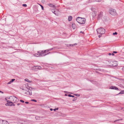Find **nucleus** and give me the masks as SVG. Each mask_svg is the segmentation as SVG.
Listing matches in <instances>:
<instances>
[{"mask_svg": "<svg viewBox=\"0 0 124 124\" xmlns=\"http://www.w3.org/2000/svg\"><path fill=\"white\" fill-rule=\"evenodd\" d=\"M76 21L80 24H84L85 23L86 19L84 18H81L79 17H78L76 19Z\"/></svg>", "mask_w": 124, "mask_h": 124, "instance_id": "1", "label": "nucleus"}, {"mask_svg": "<svg viewBox=\"0 0 124 124\" xmlns=\"http://www.w3.org/2000/svg\"><path fill=\"white\" fill-rule=\"evenodd\" d=\"M97 33L101 34H104L105 32V30L102 28H100L97 30Z\"/></svg>", "mask_w": 124, "mask_h": 124, "instance_id": "2", "label": "nucleus"}, {"mask_svg": "<svg viewBox=\"0 0 124 124\" xmlns=\"http://www.w3.org/2000/svg\"><path fill=\"white\" fill-rule=\"evenodd\" d=\"M10 100L12 102L15 103L17 102L18 101V100L17 98L15 96H11L10 98H9Z\"/></svg>", "mask_w": 124, "mask_h": 124, "instance_id": "3", "label": "nucleus"}, {"mask_svg": "<svg viewBox=\"0 0 124 124\" xmlns=\"http://www.w3.org/2000/svg\"><path fill=\"white\" fill-rule=\"evenodd\" d=\"M109 65L111 66L115 67L116 66V62H113L112 60H110L108 61Z\"/></svg>", "mask_w": 124, "mask_h": 124, "instance_id": "4", "label": "nucleus"}, {"mask_svg": "<svg viewBox=\"0 0 124 124\" xmlns=\"http://www.w3.org/2000/svg\"><path fill=\"white\" fill-rule=\"evenodd\" d=\"M110 13L112 15H116V12L114 9H111L110 11Z\"/></svg>", "mask_w": 124, "mask_h": 124, "instance_id": "5", "label": "nucleus"}, {"mask_svg": "<svg viewBox=\"0 0 124 124\" xmlns=\"http://www.w3.org/2000/svg\"><path fill=\"white\" fill-rule=\"evenodd\" d=\"M52 11L53 13L55 14L56 15L58 16L59 14V12L57 9H52Z\"/></svg>", "mask_w": 124, "mask_h": 124, "instance_id": "6", "label": "nucleus"}, {"mask_svg": "<svg viewBox=\"0 0 124 124\" xmlns=\"http://www.w3.org/2000/svg\"><path fill=\"white\" fill-rule=\"evenodd\" d=\"M24 93L26 95H32L31 91L30 90H28V91H25Z\"/></svg>", "mask_w": 124, "mask_h": 124, "instance_id": "7", "label": "nucleus"}, {"mask_svg": "<svg viewBox=\"0 0 124 124\" xmlns=\"http://www.w3.org/2000/svg\"><path fill=\"white\" fill-rule=\"evenodd\" d=\"M40 52L41 56L45 55H46L48 54H49V53H50V52L49 53H48L47 54H46V53L44 51H40Z\"/></svg>", "mask_w": 124, "mask_h": 124, "instance_id": "8", "label": "nucleus"}, {"mask_svg": "<svg viewBox=\"0 0 124 124\" xmlns=\"http://www.w3.org/2000/svg\"><path fill=\"white\" fill-rule=\"evenodd\" d=\"M0 124H9V123L6 120H0Z\"/></svg>", "mask_w": 124, "mask_h": 124, "instance_id": "9", "label": "nucleus"}, {"mask_svg": "<svg viewBox=\"0 0 124 124\" xmlns=\"http://www.w3.org/2000/svg\"><path fill=\"white\" fill-rule=\"evenodd\" d=\"M37 53L38 54H34V55L37 57L41 56L40 51H38Z\"/></svg>", "mask_w": 124, "mask_h": 124, "instance_id": "10", "label": "nucleus"}, {"mask_svg": "<svg viewBox=\"0 0 124 124\" xmlns=\"http://www.w3.org/2000/svg\"><path fill=\"white\" fill-rule=\"evenodd\" d=\"M36 66H34L32 68V70H34L35 71H37L38 70V68Z\"/></svg>", "mask_w": 124, "mask_h": 124, "instance_id": "11", "label": "nucleus"}, {"mask_svg": "<svg viewBox=\"0 0 124 124\" xmlns=\"http://www.w3.org/2000/svg\"><path fill=\"white\" fill-rule=\"evenodd\" d=\"M110 88L112 89H115L116 90H118V89L117 87L115 86H111L110 87Z\"/></svg>", "mask_w": 124, "mask_h": 124, "instance_id": "12", "label": "nucleus"}, {"mask_svg": "<svg viewBox=\"0 0 124 124\" xmlns=\"http://www.w3.org/2000/svg\"><path fill=\"white\" fill-rule=\"evenodd\" d=\"M103 12H101L98 15V17L99 18H100L102 16V15Z\"/></svg>", "mask_w": 124, "mask_h": 124, "instance_id": "13", "label": "nucleus"}, {"mask_svg": "<svg viewBox=\"0 0 124 124\" xmlns=\"http://www.w3.org/2000/svg\"><path fill=\"white\" fill-rule=\"evenodd\" d=\"M72 27L73 29H75L76 27V25L74 23L72 24Z\"/></svg>", "mask_w": 124, "mask_h": 124, "instance_id": "14", "label": "nucleus"}, {"mask_svg": "<svg viewBox=\"0 0 124 124\" xmlns=\"http://www.w3.org/2000/svg\"><path fill=\"white\" fill-rule=\"evenodd\" d=\"M72 19V17L71 16H69L68 17V20L69 21H71Z\"/></svg>", "mask_w": 124, "mask_h": 124, "instance_id": "15", "label": "nucleus"}, {"mask_svg": "<svg viewBox=\"0 0 124 124\" xmlns=\"http://www.w3.org/2000/svg\"><path fill=\"white\" fill-rule=\"evenodd\" d=\"M25 81H27L29 83H31L32 82L30 80H29V79L27 78L25 79Z\"/></svg>", "mask_w": 124, "mask_h": 124, "instance_id": "16", "label": "nucleus"}, {"mask_svg": "<svg viewBox=\"0 0 124 124\" xmlns=\"http://www.w3.org/2000/svg\"><path fill=\"white\" fill-rule=\"evenodd\" d=\"M7 104L8 105V106H12V101L10 103H7V104H6V105H6V104Z\"/></svg>", "mask_w": 124, "mask_h": 124, "instance_id": "17", "label": "nucleus"}, {"mask_svg": "<svg viewBox=\"0 0 124 124\" xmlns=\"http://www.w3.org/2000/svg\"><path fill=\"white\" fill-rule=\"evenodd\" d=\"M49 6L50 7H53V8H54L55 7L54 5L51 4H49Z\"/></svg>", "mask_w": 124, "mask_h": 124, "instance_id": "18", "label": "nucleus"}, {"mask_svg": "<svg viewBox=\"0 0 124 124\" xmlns=\"http://www.w3.org/2000/svg\"><path fill=\"white\" fill-rule=\"evenodd\" d=\"M36 67L38 68V69L39 70H40L41 69V67L40 66H37Z\"/></svg>", "mask_w": 124, "mask_h": 124, "instance_id": "19", "label": "nucleus"}, {"mask_svg": "<svg viewBox=\"0 0 124 124\" xmlns=\"http://www.w3.org/2000/svg\"><path fill=\"white\" fill-rule=\"evenodd\" d=\"M124 90H122L121 91L120 93H119V94H124Z\"/></svg>", "mask_w": 124, "mask_h": 124, "instance_id": "20", "label": "nucleus"}, {"mask_svg": "<svg viewBox=\"0 0 124 124\" xmlns=\"http://www.w3.org/2000/svg\"><path fill=\"white\" fill-rule=\"evenodd\" d=\"M123 120V119L122 118V119H117V120H116L115 121H114V122H116L117 121H118L121 120Z\"/></svg>", "mask_w": 124, "mask_h": 124, "instance_id": "21", "label": "nucleus"}, {"mask_svg": "<svg viewBox=\"0 0 124 124\" xmlns=\"http://www.w3.org/2000/svg\"><path fill=\"white\" fill-rule=\"evenodd\" d=\"M93 14H94V15H93V16H95L96 15V13L95 11H93L92 13Z\"/></svg>", "mask_w": 124, "mask_h": 124, "instance_id": "22", "label": "nucleus"}, {"mask_svg": "<svg viewBox=\"0 0 124 124\" xmlns=\"http://www.w3.org/2000/svg\"><path fill=\"white\" fill-rule=\"evenodd\" d=\"M68 96L70 97H74V96L71 95L70 94H69L68 95Z\"/></svg>", "mask_w": 124, "mask_h": 124, "instance_id": "23", "label": "nucleus"}, {"mask_svg": "<svg viewBox=\"0 0 124 124\" xmlns=\"http://www.w3.org/2000/svg\"><path fill=\"white\" fill-rule=\"evenodd\" d=\"M31 101H34V102H37V101L35 99H32L31 100Z\"/></svg>", "mask_w": 124, "mask_h": 124, "instance_id": "24", "label": "nucleus"}, {"mask_svg": "<svg viewBox=\"0 0 124 124\" xmlns=\"http://www.w3.org/2000/svg\"><path fill=\"white\" fill-rule=\"evenodd\" d=\"M7 103H10L11 102H12L11 101H9V100H8L7 101Z\"/></svg>", "mask_w": 124, "mask_h": 124, "instance_id": "25", "label": "nucleus"}, {"mask_svg": "<svg viewBox=\"0 0 124 124\" xmlns=\"http://www.w3.org/2000/svg\"><path fill=\"white\" fill-rule=\"evenodd\" d=\"M12 82L11 81V80L8 83H7V84H10Z\"/></svg>", "mask_w": 124, "mask_h": 124, "instance_id": "26", "label": "nucleus"}, {"mask_svg": "<svg viewBox=\"0 0 124 124\" xmlns=\"http://www.w3.org/2000/svg\"><path fill=\"white\" fill-rule=\"evenodd\" d=\"M12 82L11 81V80L8 83H7V84H10Z\"/></svg>", "mask_w": 124, "mask_h": 124, "instance_id": "27", "label": "nucleus"}, {"mask_svg": "<svg viewBox=\"0 0 124 124\" xmlns=\"http://www.w3.org/2000/svg\"><path fill=\"white\" fill-rule=\"evenodd\" d=\"M58 109V108H56L54 109L53 110L54 111H55L56 110H57Z\"/></svg>", "mask_w": 124, "mask_h": 124, "instance_id": "28", "label": "nucleus"}, {"mask_svg": "<svg viewBox=\"0 0 124 124\" xmlns=\"http://www.w3.org/2000/svg\"><path fill=\"white\" fill-rule=\"evenodd\" d=\"M22 5L23 7H26L27 6V5L26 4H23Z\"/></svg>", "mask_w": 124, "mask_h": 124, "instance_id": "29", "label": "nucleus"}, {"mask_svg": "<svg viewBox=\"0 0 124 124\" xmlns=\"http://www.w3.org/2000/svg\"><path fill=\"white\" fill-rule=\"evenodd\" d=\"M117 33L116 32H115V33H113V35H117Z\"/></svg>", "mask_w": 124, "mask_h": 124, "instance_id": "30", "label": "nucleus"}, {"mask_svg": "<svg viewBox=\"0 0 124 124\" xmlns=\"http://www.w3.org/2000/svg\"><path fill=\"white\" fill-rule=\"evenodd\" d=\"M95 1L97 2H99L101 1V0H95Z\"/></svg>", "mask_w": 124, "mask_h": 124, "instance_id": "31", "label": "nucleus"}, {"mask_svg": "<svg viewBox=\"0 0 124 124\" xmlns=\"http://www.w3.org/2000/svg\"><path fill=\"white\" fill-rule=\"evenodd\" d=\"M44 51L45 52H46V53L48 52H49L48 49Z\"/></svg>", "mask_w": 124, "mask_h": 124, "instance_id": "32", "label": "nucleus"}, {"mask_svg": "<svg viewBox=\"0 0 124 124\" xmlns=\"http://www.w3.org/2000/svg\"><path fill=\"white\" fill-rule=\"evenodd\" d=\"M40 5V6H41V8H42V9L43 10H44V8H43V6H42V5Z\"/></svg>", "mask_w": 124, "mask_h": 124, "instance_id": "33", "label": "nucleus"}, {"mask_svg": "<svg viewBox=\"0 0 124 124\" xmlns=\"http://www.w3.org/2000/svg\"><path fill=\"white\" fill-rule=\"evenodd\" d=\"M20 101H21V102H23H23H24V101H23V100H20Z\"/></svg>", "mask_w": 124, "mask_h": 124, "instance_id": "34", "label": "nucleus"}, {"mask_svg": "<svg viewBox=\"0 0 124 124\" xmlns=\"http://www.w3.org/2000/svg\"><path fill=\"white\" fill-rule=\"evenodd\" d=\"M15 79H12L11 80L12 81V82H13V81H15Z\"/></svg>", "mask_w": 124, "mask_h": 124, "instance_id": "35", "label": "nucleus"}, {"mask_svg": "<svg viewBox=\"0 0 124 124\" xmlns=\"http://www.w3.org/2000/svg\"><path fill=\"white\" fill-rule=\"evenodd\" d=\"M53 49V48L49 49H48V51H50Z\"/></svg>", "mask_w": 124, "mask_h": 124, "instance_id": "36", "label": "nucleus"}, {"mask_svg": "<svg viewBox=\"0 0 124 124\" xmlns=\"http://www.w3.org/2000/svg\"><path fill=\"white\" fill-rule=\"evenodd\" d=\"M122 70L123 71H124V66L122 68Z\"/></svg>", "mask_w": 124, "mask_h": 124, "instance_id": "37", "label": "nucleus"}, {"mask_svg": "<svg viewBox=\"0 0 124 124\" xmlns=\"http://www.w3.org/2000/svg\"><path fill=\"white\" fill-rule=\"evenodd\" d=\"M80 33H83V34H84V32H82V31H81L80 32Z\"/></svg>", "mask_w": 124, "mask_h": 124, "instance_id": "38", "label": "nucleus"}, {"mask_svg": "<svg viewBox=\"0 0 124 124\" xmlns=\"http://www.w3.org/2000/svg\"><path fill=\"white\" fill-rule=\"evenodd\" d=\"M101 35H99L98 36L99 38H100L101 37Z\"/></svg>", "mask_w": 124, "mask_h": 124, "instance_id": "39", "label": "nucleus"}, {"mask_svg": "<svg viewBox=\"0 0 124 124\" xmlns=\"http://www.w3.org/2000/svg\"><path fill=\"white\" fill-rule=\"evenodd\" d=\"M113 53H117V52L116 51H114L113 52Z\"/></svg>", "mask_w": 124, "mask_h": 124, "instance_id": "40", "label": "nucleus"}, {"mask_svg": "<svg viewBox=\"0 0 124 124\" xmlns=\"http://www.w3.org/2000/svg\"><path fill=\"white\" fill-rule=\"evenodd\" d=\"M25 103H26V104H28V103H29V102H27H27H25Z\"/></svg>", "mask_w": 124, "mask_h": 124, "instance_id": "41", "label": "nucleus"}, {"mask_svg": "<svg viewBox=\"0 0 124 124\" xmlns=\"http://www.w3.org/2000/svg\"><path fill=\"white\" fill-rule=\"evenodd\" d=\"M77 44H74L73 45H72V46H75V45H76Z\"/></svg>", "mask_w": 124, "mask_h": 124, "instance_id": "42", "label": "nucleus"}, {"mask_svg": "<svg viewBox=\"0 0 124 124\" xmlns=\"http://www.w3.org/2000/svg\"><path fill=\"white\" fill-rule=\"evenodd\" d=\"M12 106H15L14 104H13V102H12Z\"/></svg>", "mask_w": 124, "mask_h": 124, "instance_id": "43", "label": "nucleus"}, {"mask_svg": "<svg viewBox=\"0 0 124 124\" xmlns=\"http://www.w3.org/2000/svg\"><path fill=\"white\" fill-rule=\"evenodd\" d=\"M77 98L76 97V99H73V101H75V100H76V99H77Z\"/></svg>", "mask_w": 124, "mask_h": 124, "instance_id": "44", "label": "nucleus"}, {"mask_svg": "<svg viewBox=\"0 0 124 124\" xmlns=\"http://www.w3.org/2000/svg\"><path fill=\"white\" fill-rule=\"evenodd\" d=\"M77 98L76 97V99H73V101H75V100H76V99H77Z\"/></svg>", "mask_w": 124, "mask_h": 124, "instance_id": "45", "label": "nucleus"}, {"mask_svg": "<svg viewBox=\"0 0 124 124\" xmlns=\"http://www.w3.org/2000/svg\"><path fill=\"white\" fill-rule=\"evenodd\" d=\"M111 55V53H109L108 54V55Z\"/></svg>", "mask_w": 124, "mask_h": 124, "instance_id": "46", "label": "nucleus"}, {"mask_svg": "<svg viewBox=\"0 0 124 124\" xmlns=\"http://www.w3.org/2000/svg\"><path fill=\"white\" fill-rule=\"evenodd\" d=\"M122 109L124 111V107L122 108Z\"/></svg>", "mask_w": 124, "mask_h": 124, "instance_id": "47", "label": "nucleus"}, {"mask_svg": "<svg viewBox=\"0 0 124 124\" xmlns=\"http://www.w3.org/2000/svg\"><path fill=\"white\" fill-rule=\"evenodd\" d=\"M111 55L113 56L114 55V54L113 53H112L111 54Z\"/></svg>", "mask_w": 124, "mask_h": 124, "instance_id": "48", "label": "nucleus"}, {"mask_svg": "<svg viewBox=\"0 0 124 124\" xmlns=\"http://www.w3.org/2000/svg\"><path fill=\"white\" fill-rule=\"evenodd\" d=\"M94 9V8H91V9H92V10H93V9Z\"/></svg>", "mask_w": 124, "mask_h": 124, "instance_id": "49", "label": "nucleus"}, {"mask_svg": "<svg viewBox=\"0 0 124 124\" xmlns=\"http://www.w3.org/2000/svg\"><path fill=\"white\" fill-rule=\"evenodd\" d=\"M50 109L51 111H52L53 110L52 108H50Z\"/></svg>", "mask_w": 124, "mask_h": 124, "instance_id": "50", "label": "nucleus"}, {"mask_svg": "<svg viewBox=\"0 0 124 124\" xmlns=\"http://www.w3.org/2000/svg\"><path fill=\"white\" fill-rule=\"evenodd\" d=\"M0 92L2 93H3V92H2L1 91H0Z\"/></svg>", "mask_w": 124, "mask_h": 124, "instance_id": "51", "label": "nucleus"}, {"mask_svg": "<svg viewBox=\"0 0 124 124\" xmlns=\"http://www.w3.org/2000/svg\"><path fill=\"white\" fill-rule=\"evenodd\" d=\"M20 103H18L17 104V105H18V106H19L20 105Z\"/></svg>", "mask_w": 124, "mask_h": 124, "instance_id": "52", "label": "nucleus"}, {"mask_svg": "<svg viewBox=\"0 0 124 124\" xmlns=\"http://www.w3.org/2000/svg\"><path fill=\"white\" fill-rule=\"evenodd\" d=\"M75 95H76V96H77L78 95V94H75Z\"/></svg>", "mask_w": 124, "mask_h": 124, "instance_id": "53", "label": "nucleus"}, {"mask_svg": "<svg viewBox=\"0 0 124 124\" xmlns=\"http://www.w3.org/2000/svg\"><path fill=\"white\" fill-rule=\"evenodd\" d=\"M65 96H67V95L66 94H65Z\"/></svg>", "mask_w": 124, "mask_h": 124, "instance_id": "54", "label": "nucleus"}, {"mask_svg": "<svg viewBox=\"0 0 124 124\" xmlns=\"http://www.w3.org/2000/svg\"><path fill=\"white\" fill-rule=\"evenodd\" d=\"M71 45H70V46Z\"/></svg>", "mask_w": 124, "mask_h": 124, "instance_id": "55", "label": "nucleus"}]
</instances>
